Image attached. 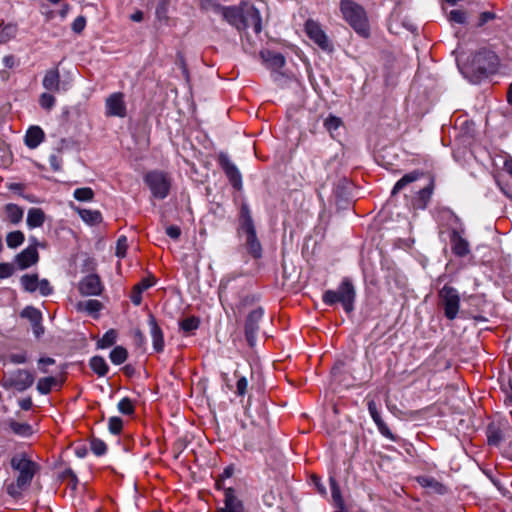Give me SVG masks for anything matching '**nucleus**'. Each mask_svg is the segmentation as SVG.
I'll list each match as a JSON object with an SVG mask.
<instances>
[{
  "label": "nucleus",
  "instance_id": "obj_1",
  "mask_svg": "<svg viewBox=\"0 0 512 512\" xmlns=\"http://www.w3.org/2000/svg\"><path fill=\"white\" fill-rule=\"evenodd\" d=\"M10 464L16 472V479L7 484L6 491L12 498L18 499L29 488L40 466L27 452H16L11 457Z\"/></svg>",
  "mask_w": 512,
  "mask_h": 512
},
{
  "label": "nucleus",
  "instance_id": "obj_2",
  "mask_svg": "<svg viewBox=\"0 0 512 512\" xmlns=\"http://www.w3.org/2000/svg\"><path fill=\"white\" fill-rule=\"evenodd\" d=\"M222 18L239 32L252 28L256 34L262 31L260 9L251 1H241L239 5L221 9Z\"/></svg>",
  "mask_w": 512,
  "mask_h": 512
},
{
  "label": "nucleus",
  "instance_id": "obj_3",
  "mask_svg": "<svg viewBox=\"0 0 512 512\" xmlns=\"http://www.w3.org/2000/svg\"><path fill=\"white\" fill-rule=\"evenodd\" d=\"M497 65L498 58L493 52L481 51L473 55L471 61L464 65L462 73L470 77L472 82H478L494 73Z\"/></svg>",
  "mask_w": 512,
  "mask_h": 512
},
{
  "label": "nucleus",
  "instance_id": "obj_4",
  "mask_svg": "<svg viewBox=\"0 0 512 512\" xmlns=\"http://www.w3.org/2000/svg\"><path fill=\"white\" fill-rule=\"evenodd\" d=\"M355 296L356 293L352 282L348 278H344L337 290L325 291L322 300L329 306L341 303L344 310L350 313L354 309Z\"/></svg>",
  "mask_w": 512,
  "mask_h": 512
},
{
  "label": "nucleus",
  "instance_id": "obj_5",
  "mask_svg": "<svg viewBox=\"0 0 512 512\" xmlns=\"http://www.w3.org/2000/svg\"><path fill=\"white\" fill-rule=\"evenodd\" d=\"M340 10L344 19L361 36L367 37L369 34V25L364 9L351 0H342Z\"/></svg>",
  "mask_w": 512,
  "mask_h": 512
},
{
  "label": "nucleus",
  "instance_id": "obj_6",
  "mask_svg": "<svg viewBox=\"0 0 512 512\" xmlns=\"http://www.w3.org/2000/svg\"><path fill=\"white\" fill-rule=\"evenodd\" d=\"M144 180L155 198L164 199L168 196L171 187V179L168 174L151 171L145 175Z\"/></svg>",
  "mask_w": 512,
  "mask_h": 512
},
{
  "label": "nucleus",
  "instance_id": "obj_7",
  "mask_svg": "<svg viewBox=\"0 0 512 512\" xmlns=\"http://www.w3.org/2000/svg\"><path fill=\"white\" fill-rule=\"evenodd\" d=\"M34 380L35 377L31 372L17 369L4 375L1 380V386L5 389H15L18 392H23L33 385Z\"/></svg>",
  "mask_w": 512,
  "mask_h": 512
},
{
  "label": "nucleus",
  "instance_id": "obj_8",
  "mask_svg": "<svg viewBox=\"0 0 512 512\" xmlns=\"http://www.w3.org/2000/svg\"><path fill=\"white\" fill-rule=\"evenodd\" d=\"M440 304L444 309V315L449 320L457 317L460 307V296L458 291L449 285H444L439 291Z\"/></svg>",
  "mask_w": 512,
  "mask_h": 512
},
{
  "label": "nucleus",
  "instance_id": "obj_9",
  "mask_svg": "<svg viewBox=\"0 0 512 512\" xmlns=\"http://www.w3.org/2000/svg\"><path fill=\"white\" fill-rule=\"evenodd\" d=\"M305 32L308 37L322 50L330 51L332 49V45L326 33L323 31L318 22L312 19L307 20L305 23Z\"/></svg>",
  "mask_w": 512,
  "mask_h": 512
},
{
  "label": "nucleus",
  "instance_id": "obj_10",
  "mask_svg": "<svg viewBox=\"0 0 512 512\" xmlns=\"http://www.w3.org/2000/svg\"><path fill=\"white\" fill-rule=\"evenodd\" d=\"M106 115L123 118L127 114L124 94L121 92L112 93L105 101Z\"/></svg>",
  "mask_w": 512,
  "mask_h": 512
},
{
  "label": "nucleus",
  "instance_id": "obj_11",
  "mask_svg": "<svg viewBox=\"0 0 512 512\" xmlns=\"http://www.w3.org/2000/svg\"><path fill=\"white\" fill-rule=\"evenodd\" d=\"M263 309L257 308L252 310L246 319L245 324V336L248 344L254 346L256 341V335L259 330V322L263 317Z\"/></svg>",
  "mask_w": 512,
  "mask_h": 512
},
{
  "label": "nucleus",
  "instance_id": "obj_12",
  "mask_svg": "<svg viewBox=\"0 0 512 512\" xmlns=\"http://www.w3.org/2000/svg\"><path fill=\"white\" fill-rule=\"evenodd\" d=\"M103 284L97 274H89L78 284L79 292L85 296H98L103 291Z\"/></svg>",
  "mask_w": 512,
  "mask_h": 512
},
{
  "label": "nucleus",
  "instance_id": "obj_13",
  "mask_svg": "<svg viewBox=\"0 0 512 512\" xmlns=\"http://www.w3.org/2000/svg\"><path fill=\"white\" fill-rule=\"evenodd\" d=\"M416 481L428 494L444 495L449 492V487L447 485L432 476H418Z\"/></svg>",
  "mask_w": 512,
  "mask_h": 512
},
{
  "label": "nucleus",
  "instance_id": "obj_14",
  "mask_svg": "<svg viewBox=\"0 0 512 512\" xmlns=\"http://www.w3.org/2000/svg\"><path fill=\"white\" fill-rule=\"evenodd\" d=\"M32 244L19 253L16 257L17 265L20 269H26L38 262L39 254L36 248L37 242L35 238L30 239Z\"/></svg>",
  "mask_w": 512,
  "mask_h": 512
},
{
  "label": "nucleus",
  "instance_id": "obj_15",
  "mask_svg": "<svg viewBox=\"0 0 512 512\" xmlns=\"http://www.w3.org/2000/svg\"><path fill=\"white\" fill-rule=\"evenodd\" d=\"M219 161L230 184L235 189L240 190L242 188V176L238 168L225 155H221Z\"/></svg>",
  "mask_w": 512,
  "mask_h": 512
},
{
  "label": "nucleus",
  "instance_id": "obj_16",
  "mask_svg": "<svg viewBox=\"0 0 512 512\" xmlns=\"http://www.w3.org/2000/svg\"><path fill=\"white\" fill-rule=\"evenodd\" d=\"M60 73L58 68L48 69L43 77L42 86L48 92H59L60 91Z\"/></svg>",
  "mask_w": 512,
  "mask_h": 512
},
{
  "label": "nucleus",
  "instance_id": "obj_17",
  "mask_svg": "<svg viewBox=\"0 0 512 512\" xmlns=\"http://www.w3.org/2000/svg\"><path fill=\"white\" fill-rule=\"evenodd\" d=\"M367 400V406L369 413L371 417L373 418L374 422L378 426L379 431L381 434H384V421L382 420L379 408L381 406L380 398L377 396H371L369 394L366 398Z\"/></svg>",
  "mask_w": 512,
  "mask_h": 512
},
{
  "label": "nucleus",
  "instance_id": "obj_18",
  "mask_svg": "<svg viewBox=\"0 0 512 512\" xmlns=\"http://www.w3.org/2000/svg\"><path fill=\"white\" fill-rule=\"evenodd\" d=\"M246 234V246L248 252L254 257V258H260L262 255V246L257 239L256 235V229L249 228L242 230Z\"/></svg>",
  "mask_w": 512,
  "mask_h": 512
},
{
  "label": "nucleus",
  "instance_id": "obj_19",
  "mask_svg": "<svg viewBox=\"0 0 512 512\" xmlns=\"http://www.w3.org/2000/svg\"><path fill=\"white\" fill-rule=\"evenodd\" d=\"M148 324L153 342V348L157 352H161L164 348V339L161 328L158 326L157 321L153 315L149 316Z\"/></svg>",
  "mask_w": 512,
  "mask_h": 512
},
{
  "label": "nucleus",
  "instance_id": "obj_20",
  "mask_svg": "<svg viewBox=\"0 0 512 512\" xmlns=\"http://www.w3.org/2000/svg\"><path fill=\"white\" fill-rule=\"evenodd\" d=\"M45 134L39 126H31L25 135V145L30 149L37 148L44 140Z\"/></svg>",
  "mask_w": 512,
  "mask_h": 512
},
{
  "label": "nucleus",
  "instance_id": "obj_21",
  "mask_svg": "<svg viewBox=\"0 0 512 512\" xmlns=\"http://www.w3.org/2000/svg\"><path fill=\"white\" fill-rule=\"evenodd\" d=\"M405 67V57H397L391 54L386 55V70H389V75H391L392 77L399 75Z\"/></svg>",
  "mask_w": 512,
  "mask_h": 512
},
{
  "label": "nucleus",
  "instance_id": "obj_22",
  "mask_svg": "<svg viewBox=\"0 0 512 512\" xmlns=\"http://www.w3.org/2000/svg\"><path fill=\"white\" fill-rule=\"evenodd\" d=\"M451 244L452 251L457 256L463 257L470 252L469 243L457 231H453L451 234Z\"/></svg>",
  "mask_w": 512,
  "mask_h": 512
},
{
  "label": "nucleus",
  "instance_id": "obj_23",
  "mask_svg": "<svg viewBox=\"0 0 512 512\" xmlns=\"http://www.w3.org/2000/svg\"><path fill=\"white\" fill-rule=\"evenodd\" d=\"M224 496L226 509H221L219 512H240L242 509V502L237 497L235 491L231 488L226 489Z\"/></svg>",
  "mask_w": 512,
  "mask_h": 512
},
{
  "label": "nucleus",
  "instance_id": "obj_24",
  "mask_svg": "<svg viewBox=\"0 0 512 512\" xmlns=\"http://www.w3.org/2000/svg\"><path fill=\"white\" fill-rule=\"evenodd\" d=\"M261 57L272 69L277 70L285 65V58L281 53L267 50L261 52Z\"/></svg>",
  "mask_w": 512,
  "mask_h": 512
},
{
  "label": "nucleus",
  "instance_id": "obj_25",
  "mask_svg": "<svg viewBox=\"0 0 512 512\" xmlns=\"http://www.w3.org/2000/svg\"><path fill=\"white\" fill-rule=\"evenodd\" d=\"M4 212L6 215V219L16 225L20 223L23 219L24 210L14 203H8L4 206Z\"/></svg>",
  "mask_w": 512,
  "mask_h": 512
},
{
  "label": "nucleus",
  "instance_id": "obj_26",
  "mask_svg": "<svg viewBox=\"0 0 512 512\" xmlns=\"http://www.w3.org/2000/svg\"><path fill=\"white\" fill-rule=\"evenodd\" d=\"M26 221L30 229L41 227L45 222V213L40 208H30Z\"/></svg>",
  "mask_w": 512,
  "mask_h": 512
},
{
  "label": "nucleus",
  "instance_id": "obj_27",
  "mask_svg": "<svg viewBox=\"0 0 512 512\" xmlns=\"http://www.w3.org/2000/svg\"><path fill=\"white\" fill-rule=\"evenodd\" d=\"M18 32V26L15 23L0 24V44H5L14 39Z\"/></svg>",
  "mask_w": 512,
  "mask_h": 512
},
{
  "label": "nucleus",
  "instance_id": "obj_28",
  "mask_svg": "<svg viewBox=\"0 0 512 512\" xmlns=\"http://www.w3.org/2000/svg\"><path fill=\"white\" fill-rule=\"evenodd\" d=\"M433 189H434V184H433V182H430V184L428 186L424 187L423 189H421L418 192V195L415 199V206L417 208H420V209L426 208V206L432 196Z\"/></svg>",
  "mask_w": 512,
  "mask_h": 512
},
{
  "label": "nucleus",
  "instance_id": "obj_29",
  "mask_svg": "<svg viewBox=\"0 0 512 512\" xmlns=\"http://www.w3.org/2000/svg\"><path fill=\"white\" fill-rule=\"evenodd\" d=\"M103 308L102 303L96 299H89L86 301H80L77 303V309L79 311L87 312L91 315L96 316L97 313Z\"/></svg>",
  "mask_w": 512,
  "mask_h": 512
},
{
  "label": "nucleus",
  "instance_id": "obj_30",
  "mask_svg": "<svg viewBox=\"0 0 512 512\" xmlns=\"http://www.w3.org/2000/svg\"><path fill=\"white\" fill-rule=\"evenodd\" d=\"M78 214L87 224L94 225L102 221V215L98 210L79 209Z\"/></svg>",
  "mask_w": 512,
  "mask_h": 512
},
{
  "label": "nucleus",
  "instance_id": "obj_31",
  "mask_svg": "<svg viewBox=\"0 0 512 512\" xmlns=\"http://www.w3.org/2000/svg\"><path fill=\"white\" fill-rule=\"evenodd\" d=\"M89 365L91 369L99 376L103 377L108 373V365L101 356H94L90 359Z\"/></svg>",
  "mask_w": 512,
  "mask_h": 512
},
{
  "label": "nucleus",
  "instance_id": "obj_32",
  "mask_svg": "<svg viewBox=\"0 0 512 512\" xmlns=\"http://www.w3.org/2000/svg\"><path fill=\"white\" fill-rule=\"evenodd\" d=\"M38 281L39 278L37 274H25L20 279L23 289L30 293L38 289Z\"/></svg>",
  "mask_w": 512,
  "mask_h": 512
},
{
  "label": "nucleus",
  "instance_id": "obj_33",
  "mask_svg": "<svg viewBox=\"0 0 512 512\" xmlns=\"http://www.w3.org/2000/svg\"><path fill=\"white\" fill-rule=\"evenodd\" d=\"M253 219L248 205L243 204L240 209V228L241 230L254 228Z\"/></svg>",
  "mask_w": 512,
  "mask_h": 512
},
{
  "label": "nucleus",
  "instance_id": "obj_34",
  "mask_svg": "<svg viewBox=\"0 0 512 512\" xmlns=\"http://www.w3.org/2000/svg\"><path fill=\"white\" fill-rule=\"evenodd\" d=\"M9 427L15 434L22 437H28L33 433V429L28 423L11 421Z\"/></svg>",
  "mask_w": 512,
  "mask_h": 512
},
{
  "label": "nucleus",
  "instance_id": "obj_35",
  "mask_svg": "<svg viewBox=\"0 0 512 512\" xmlns=\"http://www.w3.org/2000/svg\"><path fill=\"white\" fill-rule=\"evenodd\" d=\"M57 384V379L55 377H44L40 378L37 383V390L40 394L46 395L49 394L52 388Z\"/></svg>",
  "mask_w": 512,
  "mask_h": 512
},
{
  "label": "nucleus",
  "instance_id": "obj_36",
  "mask_svg": "<svg viewBox=\"0 0 512 512\" xmlns=\"http://www.w3.org/2000/svg\"><path fill=\"white\" fill-rule=\"evenodd\" d=\"M25 240V236L23 232L17 230L13 231L7 234L6 236V243L7 246L11 249H15L23 244Z\"/></svg>",
  "mask_w": 512,
  "mask_h": 512
},
{
  "label": "nucleus",
  "instance_id": "obj_37",
  "mask_svg": "<svg viewBox=\"0 0 512 512\" xmlns=\"http://www.w3.org/2000/svg\"><path fill=\"white\" fill-rule=\"evenodd\" d=\"M128 352L127 350L122 346H116L111 352H110V360L115 365H120L124 363L127 359Z\"/></svg>",
  "mask_w": 512,
  "mask_h": 512
},
{
  "label": "nucleus",
  "instance_id": "obj_38",
  "mask_svg": "<svg viewBox=\"0 0 512 512\" xmlns=\"http://www.w3.org/2000/svg\"><path fill=\"white\" fill-rule=\"evenodd\" d=\"M22 317L28 318L32 324V326H39V322H41L42 316L41 312L34 307H26L22 313Z\"/></svg>",
  "mask_w": 512,
  "mask_h": 512
},
{
  "label": "nucleus",
  "instance_id": "obj_39",
  "mask_svg": "<svg viewBox=\"0 0 512 512\" xmlns=\"http://www.w3.org/2000/svg\"><path fill=\"white\" fill-rule=\"evenodd\" d=\"M117 339V332L114 329L108 330L103 337L97 342V347L104 349L112 346Z\"/></svg>",
  "mask_w": 512,
  "mask_h": 512
},
{
  "label": "nucleus",
  "instance_id": "obj_40",
  "mask_svg": "<svg viewBox=\"0 0 512 512\" xmlns=\"http://www.w3.org/2000/svg\"><path fill=\"white\" fill-rule=\"evenodd\" d=\"M417 178H418V174H416V173H409V174L404 175L400 180L397 181V183L395 184V186L392 189L391 194L392 195L397 194L406 185L417 180Z\"/></svg>",
  "mask_w": 512,
  "mask_h": 512
},
{
  "label": "nucleus",
  "instance_id": "obj_41",
  "mask_svg": "<svg viewBox=\"0 0 512 512\" xmlns=\"http://www.w3.org/2000/svg\"><path fill=\"white\" fill-rule=\"evenodd\" d=\"M487 438L488 443L494 446H498L503 440L501 431L494 425L488 427Z\"/></svg>",
  "mask_w": 512,
  "mask_h": 512
},
{
  "label": "nucleus",
  "instance_id": "obj_42",
  "mask_svg": "<svg viewBox=\"0 0 512 512\" xmlns=\"http://www.w3.org/2000/svg\"><path fill=\"white\" fill-rule=\"evenodd\" d=\"M341 125H342L341 119L338 117H335V116H329L324 122V126L329 131L332 138H336V132L340 128Z\"/></svg>",
  "mask_w": 512,
  "mask_h": 512
},
{
  "label": "nucleus",
  "instance_id": "obj_43",
  "mask_svg": "<svg viewBox=\"0 0 512 512\" xmlns=\"http://www.w3.org/2000/svg\"><path fill=\"white\" fill-rule=\"evenodd\" d=\"M384 354V350L382 348V343H370L366 348V355L368 358L377 360V358L381 357Z\"/></svg>",
  "mask_w": 512,
  "mask_h": 512
},
{
  "label": "nucleus",
  "instance_id": "obj_44",
  "mask_svg": "<svg viewBox=\"0 0 512 512\" xmlns=\"http://www.w3.org/2000/svg\"><path fill=\"white\" fill-rule=\"evenodd\" d=\"M51 93L52 92H44L39 97L40 106L48 111H50L56 103V99Z\"/></svg>",
  "mask_w": 512,
  "mask_h": 512
},
{
  "label": "nucleus",
  "instance_id": "obj_45",
  "mask_svg": "<svg viewBox=\"0 0 512 512\" xmlns=\"http://www.w3.org/2000/svg\"><path fill=\"white\" fill-rule=\"evenodd\" d=\"M74 198L78 201H91L94 197V192L89 187L77 188L74 191Z\"/></svg>",
  "mask_w": 512,
  "mask_h": 512
},
{
  "label": "nucleus",
  "instance_id": "obj_46",
  "mask_svg": "<svg viewBox=\"0 0 512 512\" xmlns=\"http://www.w3.org/2000/svg\"><path fill=\"white\" fill-rule=\"evenodd\" d=\"M117 408L119 412L124 415H132L135 410L132 400L128 397L122 398L119 401Z\"/></svg>",
  "mask_w": 512,
  "mask_h": 512
},
{
  "label": "nucleus",
  "instance_id": "obj_47",
  "mask_svg": "<svg viewBox=\"0 0 512 512\" xmlns=\"http://www.w3.org/2000/svg\"><path fill=\"white\" fill-rule=\"evenodd\" d=\"M221 0H200L201 8L206 11H213L215 13L221 14V9L225 6L220 4Z\"/></svg>",
  "mask_w": 512,
  "mask_h": 512
},
{
  "label": "nucleus",
  "instance_id": "obj_48",
  "mask_svg": "<svg viewBox=\"0 0 512 512\" xmlns=\"http://www.w3.org/2000/svg\"><path fill=\"white\" fill-rule=\"evenodd\" d=\"M181 329L190 333L199 327V319L196 317H187L180 322Z\"/></svg>",
  "mask_w": 512,
  "mask_h": 512
},
{
  "label": "nucleus",
  "instance_id": "obj_49",
  "mask_svg": "<svg viewBox=\"0 0 512 512\" xmlns=\"http://www.w3.org/2000/svg\"><path fill=\"white\" fill-rule=\"evenodd\" d=\"M329 482H330L332 498L337 505L341 506L342 498H341L340 487H339L337 481L333 477L330 478Z\"/></svg>",
  "mask_w": 512,
  "mask_h": 512
},
{
  "label": "nucleus",
  "instance_id": "obj_50",
  "mask_svg": "<svg viewBox=\"0 0 512 512\" xmlns=\"http://www.w3.org/2000/svg\"><path fill=\"white\" fill-rule=\"evenodd\" d=\"M91 450L97 456H102L107 451V445L100 439H93L91 441Z\"/></svg>",
  "mask_w": 512,
  "mask_h": 512
},
{
  "label": "nucleus",
  "instance_id": "obj_51",
  "mask_svg": "<svg viewBox=\"0 0 512 512\" xmlns=\"http://www.w3.org/2000/svg\"><path fill=\"white\" fill-rule=\"evenodd\" d=\"M109 431L112 434H119L123 428V421L119 417H111L108 421Z\"/></svg>",
  "mask_w": 512,
  "mask_h": 512
},
{
  "label": "nucleus",
  "instance_id": "obj_52",
  "mask_svg": "<svg viewBox=\"0 0 512 512\" xmlns=\"http://www.w3.org/2000/svg\"><path fill=\"white\" fill-rule=\"evenodd\" d=\"M127 248H128L127 238L125 236H120L117 240L116 256L119 258L125 257Z\"/></svg>",
  "mask_w": 512,
  "mask_h": 512
},
{
  "label": "nucleus",
  "instance_id": "obj_53",
  "mask_svg": "<svg viewBox=\"0 0 512 512\" xmlns=\"http://www.w3.org/2000/svg\"><path fill=\"white\" fill-rule=\"evenodd\" d=\"M156 283V279L154 276H148L143 278L139 283H137L134 287L139 289L140 291H145L150 287L154 286Z\"/></svg>",
  "mask_w": 512,
  "mask_h": 512
},
{
  "label": "nucleus",
  "instance_id": "obj_54",
  "mask_svg": "<svg viewBox=\"0 0 512 512\" xmlns=\"http://www.w3.org/2000/svg\"><path fill=\"white\" fill-rule=\"evenodd\" d=\"M449 20L455 23L463 24L466 21V13L462 10H452L449 14Z\"/></svg>",
  "mask_w": 512,
  "mask_h": 512
},
{
  "label": "nucleus",
  "instance_id": "obj_55",
  "mask_svg": "<svg viewBox=\"0 0 512 512\" xmlns=\"http://www.w3.org/2000/svg\"><path fill=\"white\" fill-rule=\"evenodd\" d=\"M42 296H48L52 294L53 288L50 285L47 279H42L38 281V289Z\"/></svg>",
  "mask_w": 512,
  "mask_h": 512
},
{
  "label": "nucleus",
  "instance_id": "obj_56",
  "mask_svg": "<svg viewBox=\"0 0 512 512\" xmlns=\"http://www.w3.org/2000/svg\"><path fill=\"white\" fill-rule=\"evenodd\" d=\"M311 484L316 488L317 492L321 495H326V488L323 485L321 478L317 475H311L310 477Z\"/></svg>",
  "mask_w": 512,
  "mask_h": 512
},
{
  "label": "nucleus",
  "instance_id": "obj_57",
  "mask_svg": "<svg viewBox=\"0 0 512 512\" xmlns=\"http://www.w3.org/2000/svg\"><path fill=\"white\" fill-rule=\"evenodd\" d=\"M248 388V381L246 377L242 376L237 380L236 384V393L239 396H244L247 392Z\"/></svg>",
  "mask_w": 512,
  "mask_h": 512
},
{
  "label": "nucleus",
  "instance_id": "obj_58",
  "mask_svg": "<svg viewBox=\"0 0 512 512\" xmlns=\"http://www.w3.org/2000/svg\"><path fill=\"white\" fill-rule=\"evenodd\" d=\"M86 26V19L83 16H78L72 23V30L75 33H81Z\"/></svg>",
  "mask_w": 512,
  "mask_h": 512
},
{
  "label": "nucleus",
  "instance_id": "obj_59",
  "mask_svg": "<svg viewBox=\"0 0 512 512\" xmlns=\"http://www.w3.org/2000/svg\"><path fill=\"white\" fill-rule=\"evenodd\" d=\"M166 234L170 238L177 240L181 235V229L176 225H170L166 228Z\"/></svg>",
  "mask_w": 512,
  "mask_h": 512
},
{
  "label": "nucleus",
  "instance_id": "obj_60",
  "mask_svg": "<svg viewBox=\"0 0 512 512\" xmlns=\"http://www.w3.org/2000/svg\"><path fill=\"white\" fill-rule=\"evenodd\" d=\"M142 293H143L142 291H140L136 287H133L130 299H131V302L134 305L139 306L141 304V302H142Z\"/></svg>",
  "mask_w": 512,
  "mask_h": 512
},
{
  "label": "nucleus",
  "instance_id": "obj_61",
  "mask_svg": "<svg viewBox=\"0 0 512 512\" xmlns=\"http://www.w3.org/2000/svg\"><path fill=\"white\" fill-rule=\"evenodd\" d=\"M495 18V14L492 12H482L479 17V26L484 25L488 21Z\"/></svg>",
  "mask_w": 512,
  "mask_h": 512
},
{
  "label": "nucleus",
  "instance_id": "obj_62",
  "mask_svg": "<svg viewBox=\"0 0 512 512\" xmlns=\"http://www.w3.org/2000/svg\"><path fill=\"white\" fill-rule=\"evenodd\" d=\"M10 359L15 364H22V363H25L27 361V357H26V355L24 353L12 354L10 356Z\"/></svg>",
  "mask_w": 512,
  "mask_h": 512
},
{
  "label": "nucleus",
  "instance_id": "obj_63",
  "mask_svg": "<svg viewBox=\"0 0 512 512\" xmlns=\"http://www.w3.org/2000/svg\"><path fill=\"white\" fill-rule=\"evenodd\" d=\"M32 399L30 397L28 398H24V399H21L19 401V406L21 407L22 410H25V411H28L32 408Z\"/></svg>",
  "mask_w": 512,
  "mask_h": 512
},
{
  "label": "nucleus",
  "instance_id": "obj_64",
  "mask_svg": "<svg viewBox=\"0 0 512 512\" xmlns=\"http://www.w3.org/2000/svg\"><path fill=\"white\" fill-rule=\"evenodd\" d=\"M49 163L54 171L60 170L61 167L57 155H51L49 157Z\"/></svg>",
  "mask_w": 512,
  "mask_h": 512
}]
</instances>
